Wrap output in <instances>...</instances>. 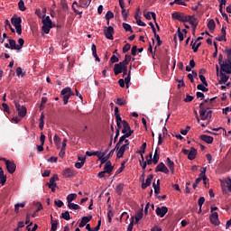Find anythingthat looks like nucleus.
<instances>
[{
	"label": "nucleus",
	"instance_id": "423d86ee",
	"mask_svg": "<svg viewBox=\"0 0 231 231\" xmlns=\"http://www.w3.org/2000/svg\"><path fill=\"white\" fill-rule=\"evenodd\" d=\"M218 64L221 71H225V73H226V69H230V63L226 60H223V54L218 55Z\"/></svg>",
	"mask_w": 231,
	"mask_h": 231
},
{
	"label": "nucleus",
	"instance_id": "393cba45",
	"mask_svg": "<svg viewBox=\"0 0 231 231\" xmlns=\"http://www.w3.org/2000/svg\"><path fill=\"white\" fill-rule=\"evenodd\" d=\"M91 51H92V55L96 59L97 62H100L98 54H97V45H95V43L92 44Z\"/></svg>",
	"mask_w": 231,
	"mask_h": 231
},
{
	"label": "nucleus",
	"instance_id": "f704fd0d",
	"mask_svg": "<svg viewBox=\"0 0 231 231\" xmlns=\"http://www.w3.org/2000/svg\"><path fill=\"white\" fill-rule=\"evenodd\" d=\"M131 59H132L131 55L126 54V55L125 56V60H124L123 61H121L120 63H121L122 65H124V66H128V65H129V62H131Z\"/></svg>",
	"mask_w": 231,
	"mask_h": 231
},
{
	"label": "nucleus",
	"instance_id": "7c9ffc66",
	"mask_svg": "<svg viewBox=\"0 0 231 231\" xmlns=\"http://www.w3.org/2000/svg\"><path fill=\"white\" fill-rule=\"evenodd\" d=\"M9 47H10V50H18L19 51V48H18V45H17L15 40L9 39Z\"/></svg>",
	"mask_w": 231,
	"mask_h": 231
},
{
	"label": "nucleus",
	"instance_id": "a878e982",
	"mask_svg": "<svg viewBox=\"0 0 231 231\" xmlns=\"http://www.w3.org/2000/svg\"><path fill=\"white\" fill-rule=\"evenodd\" d=\"M160 151V148L157 147L155 152H154V154H153V164L156 165L158 163V162H160V153L159 152Z\"/></svg>",
	"mask_w": 231,
	"mask_h": 231
},
{
	"label": "nucleus",
	"instance_id": "58836bf2",
	"mask_svg": "<svg viewBox=\"0 0 231 231\" xmlns=\"http://www.w3.org/2000/svg\"><path fill=\"white\" fill-rule=\"evenodd\" d=\"M125 163H127V161H124L121 163L120 168L116 171V176L120 174L121 172H124V170L125 169Z\"/></svg>",
	"mask_w": 231,
	"mask_h": 231
},
{
	"label": "nucleus",
	"instance_id": "79ce46f5",
	"mask_svg": "<svg viewBox=\"0 0 231 231\" xmlns=\"http://www.w3.org/2000/svg\"><path fill=\"white\" fill-rule=\"evenodd\" d=\"M199 115H207V108L205 106V103L199 104Z\"/></svg>",
	"mask_w": 231,
	"mask_h": 231
},
{
	"label": "nucleus",
	"instance_id": "4d7b16f0",
	"mask_svg": "<svg viewBox=\"0 0 231 231\" xmlns=\"http://www.w3.org/2000/svg\"><path fill=\"white\" fill-rule=\"evenodd\" d=\"M116 104H117V106H125L126 102L125 100L118 97L116 101Z\"/></svg>",
	"mask_w": 231,
	"mask_h": 231
},
{
	"label": "nucleus",
	"instance_id": "09e8293b",
	"mask_svg": "<svg viewBox=\"0 0 231 231\" xmlns=\"http://www.w3.org/2000/svg\"><path fill=\"white\" fill-rule=\"evenodd\" d=\"M123 191H124V184L117 185L116 189V192L118 193V196H122Z\"/></svg>",
	"mask_w": 231,
	"mask_h": 231
},
{
	"label": "nucleus",
	"instance_id": "72a5a7b5",
	"mask_svg": "<svg viewBox=\"0 0 231 231\" xmlns=\"http://www.w3.org/2000/svg\"><path fill=\"white\" fill-rule=\"evenodd\" d=\"M152 187L154 189V194L158 196L160 194V180H157V183L153 182Z\"/></svg>",
	"mask_w": 231,
	"mask_h": 231
},
{
	"label": "nucleus",
	"instance_id": "0eeeda50",
	"mask_svg": "<svg viewBox=\"0 0 231 231\" xmlns=\"http://www.w3.org/2000/svg\"><path fill=\"white\" fill-rule=\"evenodd\" d=\"M114 34H115V28H113V26H108L104 28V35L109 41H113L115 39V37L113 36Z\"/></svg>",
	"mask_w": 231,
	"mask_h": 231
},
{
	"label": "nucleus",
	"instance_id": "f03ea898",
	"mask_svg": "<svg viewBox=\"0 0 231 231\" xmlns=\"http://www.w3.org/2000/svg\"><path fill=\"white\" fill-rule=\"evenodd\" d=\"M42 31L43 32V33H50V30L51 28H53V22H51V19L50 18V16H45L43 15L42 17Z\"/></svg>",
	"mask_w": 231,
	"mask_h": 231
},
{
	"label": "nucleus",
	"instance_id": "bb28decb",
	"mask_svg": "<svg viewBox=\"0 0 231 231\" xmlns=\"http://www.w3.org/2000/svg\"><path fill=\"white\" fill-rule=\"evenodd\" d=\"M91 5V0L88 3V0H79V5H78L79 8H88Z\"/></svg>",
	"mask_w": 231,
	"mask_h": 231
},
{
	"label": "nucleus",
	"instance_id": "a211bd4d",
	"mask_svg": "<svg viewBox=\"0 0 231 231\" xmlns=\"http://www.w3.org/2000/svg\"><path fill=\"white\" fill-rule=\"evenodd\" d=\"M184 14L185 13L175 12L171 14V19H174L175 21H180V23H181Z\"/></svg>",
	"mask_w": 231,
	"mask_h": 231
},
{
	"label": "nucleus",
	"instance_id": "c85d7f7f",
	"mask_svg": "<svg viewBox=\"0 0 231 231\" xmlns=\"http://www.w3.org/2000/svg\"><path fill=\"white\" fill-rule=\"evenodd\" d=\"M128 131H131V126L129 125V123H127V121L123 120V134L127 133Z\"/></svg>",
	"mask_w": 231,
	"mask_h": 231
},
{
	"label": "nucleus",
	"instance_id": "774afa93",
	"mask_svg": "<svg viewBox=\"0 0 231 231\" xmlns=\"http://www.w3.org/2000/svg\"><path fill=\"white\" fill-rule=\"evenodd\" d=\"M226 185H227V195L229 192H231V179H228V180L226 181Z\"/></svg>",
	"mask_w": 231,
	"mask_h": 231
},
{
	"label": "nucleus",
	"instance_id": "a18cd8bd",
	"mask_svg": "<svg viewBox=\"0 0 231 231\" xmlns=\"http://www.w3.org/2000/svg\"><path fill=\"white\" fill-rule=\"evenodd\" d=\"M113 17H115V14L111 11H107L105 15L106 21H111V19H113Z\"/></svg>",
	"mask_w": 231,
	"mask_h": 231
},
{
	"label": "nucleus",
	"instance_id": "c756f323",
	"mask_svg": "<svg viewBox=\"0 0 231 231\" xmlns=\"http://www.w3.org/2000/svg\"><path fill=\"white\" fill-rule=\"evenodd\" d=\"M166 162L168 163V167H169L171 174H174V162H172L171 160V158H169V157L166 159Z\"/></svg>",
	"mask_w": 231,
	"mask_h": 231
},
{
	"label": "nucleus",
	"instance_id": "3c124183",
	"mask_svg": "<svg viewBox=\"0 0 231 231\" xmlns=\"http://www.w3.org/2000/svg\"><path fill=\"white\" fill-rule=\"evenodd\" d=\"M2 107H3L2 110L4 111V113H8V115H10V106H8V104L3 103Z\"/></svg>",
	"mask_w": 231,
	"mask_h": 231
},
{
	"label": "nucleus",
	"instance_id": "e2e57ef3",
	"mask_svg": "<svg viewBox=\"0 0 231 231\" xmlns=\"http://www.w3.org/2000/svg\"><path fill=\"white\" fill-rule=\"evenodd\" d=\"M193 100H194V97L187 94L186 98L184 99V102L189 103V102H192Z\"/></svg>",
	"mask_w": 231,
	"mask_h": 231
},
{
	"label": "nucleus",
	"instance_id": "9b49d317",
	"mask_svg": "<svg viewBox=\"0 0 231 231\" xmlns=\"http://www.w3.org/2000/svg\"><path fill=\"white\" fill-rule=\"evenodd\" d=\"M154 178V175L150 174L147 176L145 182L142 183V189L144 190L147 187H151V183H152V179Z\"/></svg>",
	"mask_w": 231,
	"mask_h": 231
},
{
	"label": "nucleus",
	"instance_id": "e433bc0d",
	"mask_svg": "<svg viewBox=\"0 0 231 231\" xmlns=\"http://www.w3.org/2000/svg\"><path fill=\"white\" fill-rule=\"evenodd\" d=\"M26 106H23L21 109L18 110V115L19 116H21V118H24V116H26Z\"/></svg>",
	"mask_w": 231,
	"mask_h": 231
},
{
	"label": "nucleus",
	"instance_id": "f257e3e1",
	"mask_svg": "<svg viewBox=\"0 0 231 231\" xmlns=\"http://www.w3.org/2000/svg\"><path fill=\"white\" fill-rule=\"evenodd\" d=\"M23 23V18H21L20 16H13L11 18V23L13 24V26H14L15 30H16V33L18 35H22L23 33V25H21V23Z\"/></svg>",
	"mask_w": 231,
	"mask_h": 231
},
{
	"label": "nucleus",
	"instance_id": "37998d69",
	"mask_svg": "<svg viewBox=\"0 0 231 231\" xmlns=\"http://www.w3.org/2000/svg\"><path fill=\"white\" fill-rule=\"evenodd\" d=\"M18 8L21 10V12H26V6L24 5V1L20 0L18 3Z\"/></svg>",
	"mask_w": 231,
	"mask_h": 231
},
{
	"label": "nucleus",
	"instance_id": "13d9d810",
	"mask_svg": "<svg viewBox=\"0 0 231 231\" xmlns=\"http://www.w3.org/2000/svg\"><path fill=\"white\" fill-rule=\"evenodd\" d=\"M155 39L157 41V46H161L162 44H163V42L162 41V39H160V34L155 33Z\"/></svg>",
	"mask_w": 231,
	"mask_h": 231
},
{
	"label": "nucleus",
	"instance_id": "473e14b6",
	"mask_svg": "<svg viewBox=\"0 0 231 231\" xmlns=\"http://www.w3.org/2000/svg\"><path fill=\"white\" fill-rule=\"evenodd\" d=\"M135 223H138L143 217V208L135 214Z\"/></svg>",
	"mask_w": 231,
	"mask_h": 231
},
{
	"label": "nucleus",
	"instance_id": "20e7f679",
	"mask_svg": "<svg viewBox=\"0 0 231 231\" xmlns=\"http://www.w3.org/2000/svg\"><path fill=\"white\" fill-rule=\"evenodd\" d=\"M0 162H5L7 172H9V174H14V172H15L17 165L15 162H14V161H9L5 158H0Z\"/></svg>",
	"mask_w": 231,
	"mask_h": 231
},
{
	"label": "nucleus",
	"instance_id": "6e6d98bb",
	"mask_svg": "<svg viewBox=\"0 0 231 231\" xmlns=\"http://www.w3.org/2000/svg\"><path fill=\"white\" fill-rule=\"evenodd\" d=\"M190 19H191L190 15H187L184 14L180 23H189Z\"/></svg>",
	"mask_w": 231,
	"mask_h": 231
},
{
	"label": "nucleus",
	"instance_id": "6ab92c4d",
	"mask_svg": "<svg viewBox=\"0 0 231 231\" xmlns=\"http://www.w3.org/2000/svg\"><path fill=\"white\" fill-rule=\"evenodd\" d=\"M229 76L225 74V71L220 69V80L218 81L219 84H226L228 82Z\"/></svg>",
	"mask_w": 231,
	"mask_h": 231
},
{
	"label": "nucleus",
	"instance_id": "a19ab883",
	"mask_svg": "<svg viewBox=\"0 0 231 231\" xmlns=\"http://www.w3.org/2000/svg\"><path fill=\"white\" fill-rule=\"evenodd\" d=\"M60 217L62 219H65L66 221H69V219H71V216L69 215V211H65V212L61 213Z\"/></svg>",
	"mask_w": 231,
	"mask_h": 231
},
{
	"label": "nucleus",
	"instance_id": "2eb2a0df",
	"mask_svg": "<svg viewBox=\"0 0 231 231\" xmlns=\"http://www.w3.org/2000/svg\"><path fill=\"white\" fill-rule=\"evenodd\" d=\"M115 154V150H111L110 152H109V153L106 156H104V157H102L101 158V164H100V167H102V165H104V163H107V162H109L108 160H109V158H112V156Z\"/></svg>",
	"mask_w": 231,
	"mask_h": 231
},
{
	"label": "nucleus",
	"instance_id": "f3484780",
	"mask_svg": "<svg viewBox=\"0 0 231 231\" xmlns=\"http://www.w3.org/2000/svg\"><path fill=\"white\" fill-rule=\"evenodd\" d=\"M91 219H93L92 216L83 217L81 218V221H80L79 225V228H84V226L88 225V223H89L91 221Z\"/></svg>",
	"mask_w": 231,
	"mask_h": 231
},
{
	"label": "nucleus",
	"instance_id": "f8f14e48",
	"mask_svg": "<svg viewBox=\"0 0 231 231\" xmlns=\"http://www.w3.org/2000/svg\"><path fill=\"white\" fill-rule=\"evenodd\" d=\"M191 18H189V23L191 26L193 27V34L196 33V28H198V24H199V21L194 17V15H190Z\"/></svg>",
	"mask_w": 231,
	"mask_h": 231
},
{
	"label": "nucleus",
	"instance_id": "ea45409f",
	"mask_svg": "<svg viewBox=\"0 0 231 231\" xmlns=\"http://www.w3.org/2000/svg\"><path fill=\"white\" fill-rule=\"evenodd\" d=\"M51 231H57V226H59V220H51Z\"/></svg>",
	"mask_w": 231,
	"mask_h": 231
},
{
	"label": "nucleus",
	"instance_id": "b1692460",
	"mask_svg": "<svg viewBox=\"0 0 231 231\" xmlns=\"http://www.w3.org/2000/svg\"><path fill=\"white\" fill-rule=\"evenodd\" d=\"M62 175L64 176V178H73V170L67 168L63 171Z\"/></svg>",
	"mask_w": 231,
	"mask_h": 231
},
{
	"label": "nucleus",
	"instance_id": "ddd939ff",
	"mask_svg": "<svg viewBox=\"0 0 231 231\" xmlns=\"http://www.w3.org/2000/svg\"><path fill=\"white\" fill-rule=\"evenodd\" d=\"M105 166H104V171L107 174H111L113 172V170L115 169V167H113V163L111 162V161H108L106 162H105Z\"/></svg>",
	"mask_w": 231,
	"mask_h": 231
},
{
	"label": "nucleus",
	"instance_id": "c9c22d12",
	"mask_svg": "<svg viewBox=\"0 0 231 231\" xmlns=\"http://www.w3.org/2000/svg\"><path fill=\"white\" fill-rule=\"evenodd\" d=\"M67 207L69 210H80V206L73 202H71L70 204H68Z\"/></svg>",
	"mask_w": 231,
	"mask_h": 231
},
{
	"label": "nucleus",
	"instance_id": "bf43d9fd",
	"mask_svg": "<svg viewBox=\"0 0 231 231\" xmlns=\"http://www.w3.org/2000/svg\"><path fill=\"white\" fill-rule=\"evenodd\" d=\"M121 219L122 221H127L129 219V214H127V212H124L122 215H121Z\"/></svg>",
	"mask_w": 231,
	"mask_h": 231
},
{
	"label": "nucleus",
	"instance_id": "052dcab7",
	"mask_svg": "<svg viewBox=\"0 0 231 231\" xmlns=\"http://www.w3.org/2000/svg\"><path fill=\"white\" fill-rule=\"evenodd\" d=\"M113 216H115V214H113V211L112 210H108V212H107V219H108L109 223H111V221H113Z\"/></svg>",
	"mask_w": 231,
	"mask_h": 231
},
{
	"label": "nucleus",
	"instance_id": "4c0bfd02",
	"mask_svg": "<svg viewBox=\"0 0 231 231\" xmlns=\"http://www.w3.org/2000/svg\"><path fill=\"white\" fill-rule=\"evenodd\" d=\"M0 183L1 185H5V183H6V175H5V171L3 170L0 171Z\"/></svg>",
	"mask_w": 231,
	"mask_h": 231
},
{
	"label": "nucleus",
	"instance_id": "2f4dec72",
	"mask_svg": "<svg viewBox=\"0 0 231 231\" xmlns=\"http://www.w3.org/2000/svg\"><path fill=\"white\" fill-rule=\"evenodd\" d=\"M208 28L210 32H214V30L216 29V22L214 21V19L208 21Z\"/></svg>",
	"mask_w": 231,
	"mask_h": 231
},
{
	"label": "nucleus",
	"instance_id": "7ed1b4c3",
	"mask_svg": "<svg viewBox=\"0 0 231 231\" xmlns=\"http://www.w3.org/2000/svg\"><path fill=\"white\" fill-rule=\"evenodd\" d=\"M75 93H73V90H71V88L69 87H67L61 90L60 96L63 99L64 106H67L69 97H73Z\"/></svg>",
	"mask_w": 231,
	"mask_h": 231
},
{
	"label": "nucleus",
	"instance_id": "680f3d73",
	"mask_svg": "<svg viewBox=\"0 0 231 231\" xmlns=\"http://www.w3.org/2000/svg\"><path fill=\"white\" fill-rule=\"evenodd\" d=\"M204 203H205V197H200L198 201L199 207L201 208V207H203Z\"/></svg>",
	"mask_w": 231,
	"mask_h": 231
},
{
	"label": "nucleus",
	"instance_id": "4468645a",
	"mask_svg": "<svg viewBox=\"0 0 231 231\" xmlns=\"http://www.w3.org/2000/svg\"><path fill=\"white\" fill-rule=\"evenodd\" d=\"M223 5H226V0H221V4L219 5V12L222 15V17L225 18V21L228 22V14H226V13H225V11L223 10Z\"/></svg>",
	"mask_w": 231,
	"mask_h": 231
},
{
	"label": "nucleus",
	"instance_id": "dca6fc26",
	"mask_svg": "<svg viewBox=\"0 0 231 231\" xmlns=\"http://www.w3.org/2000/svg\"><path fill=\"white\" fill-rule=\"evenodd\" d=\"M226 53L227 55L226 62L229 64V69H226V74L231 75V49H226Z\"/></svg>",
	"mask_w": 231,
	"mask_h": 231
},
{
	"label": "nucleus",
	"instance_id": "69168bd1",
	"mask_svg": "<svg viewBox=\"0 0 231 231\" xmlns=\"http://www.w3.org/2000/svg\"><path fill=\"white\" fill-rule=\"evenodd\" d=\"M120 60V59H118V57H116V55H113L111 58H110V62L111 64H115V62H118Z\"/></svg>",
	"mask_w": 231,
	"mask_h": 231
},
{
	"label": "nucleus",
	"instance_id": "4be33fe9",
	"mask_svg": "<svg viewBox=\"0 0 231 231\" xmlns=\"http://www.w3.org/2000/svg\"><path fill=\"white\" fill-rule=\"evenodd\" d=\"M126 149H129V147H127V145L123 144L116 152V158H124V152H125Z\"/></svg>",
	"mask_w": 231,
	"mask_h": 231
},
{
	"label": "nucleus",
	"instance_id": "49530a36",
	"mask_svg": "<svg viewBox=\"0 0 231 231\" xmlns=\"http://www.w3.org/2000/svg\"><path fill=\"white\" fill-rule=\"evenodd\" d=\"M123 28L125 30V32H130V33H133V27L129 23H123Z\"/></svg>",
	"mask_w": 231,
	"mask_h": 231
},
{
	"label": "nucleus",
	"instance_id": "1a4fd4ad",
	"mask_svg": "<svg viewBox=\"0 0 231 231\" xmlns=\"http://www.w3.org/2000/svg\"><path fill=\"white\" fill-rule=\"evenodd\" d=\"M155 172H163L164 174H169V168L163 162H160L156 168Z\"/></svg>",
	"mask_w": 231,
	"mask_h": 231
},
{
	"label": "nucleus",
	"instance_id": "5701e85b",
	"mask_svg": "<svg viewBox=\"0 0 231 231\" xmlns=\"http://www.w3.org/2000/svg\"><path fill=\"white\" fill-rule=\"evenodd\" d=\"M200 140H202V142H206V143L210 144L214 142V137L207 134H202L200 135Z\"/></svg>",
	"mask_w": 231,
	"mask_h": 231
},
{
	"label": "nucleus",
	"instance_id": "0e129e2a",
	"mask_svg": "<svg viewBox=\"0 0 231 231\" xmlns=\"http://www.w3.org/2000/svg\"><path fill=\"white\" fill-rule=\"evenodd\" d=\"M129 50H131V45L129 43H126L124 47H123V53H127V51H129Z\"/></svg>",
	"mask_w": 231,
	"mask_h": 231
},
{
	"label": "nucleus",
	"instance_id": "cd10ccee",
	"mask_svg": "<svg viewBox=\"0 0 231 231\" xmlns=\"http://www.w3.org/2000/svg\"><path fill=\"white\" fill-rule=\"evenodd\" d=\"M77 199V194L76 193H70L67 196V203L68 205L70 203H73Z\"/></svg>",
	"mask_w": 231,
	"mask_h": 231
},
{
	"label": "nucleus",
	"instance_id": "603ef678",
	"mask_svg": "<svg viewBox=\"0 0 231 231\" xmlns=\"http://www.w3.org/2000/svg\"><path fill=\"white\" fill-rule=\"evenodd\" d=\"M84 163H86V159H82V162H76L75 163L76 169H82V167H84Z\"/></svg>",
	"mask_w": 231,
	"mask_h": 231
},
{
	"label": "nucleus",
	"instance_id": "39448f33",
	"mask_svg": "<svg viewBox=\"0 0 231 231\" xmlns=\"http://www.w3.org/2000/svg\"><path fill=\"white\" fill-rule=\"evenodd\" d=\"M181 152L184 153L186 156H188V159L192 161L196 160V155L198 154V150L196 148L191 147L190 150L182 149Z\"/></svg>",
	"mask_w": 231,
	"mask_h": 231
},
{
	"label": "nucleus",
	"instance_id": "de8ad7c7",
	"mask_svg": "<svg viewBox=\"0 0 231 231\" xmlns=\"http://www.w3.org/2000/svg\"><path fill=\"white\" fill-rule=\"evenodd\" d=\"M197 89H199V91H203V93H207V91H208V88H207V86L203 84H199L197 86Z\"/></svg>",
	"mask_w": 231,
	"mask_h": 231
},
{
	"label": "nucleus",
	"instance_id": "6e6552de",
	"mask_svg": "<svg viewBox=\"0 0 231 231\" xmlns=\"http://www.w3.org/2000/svg\"><path fill=\"white\" fill-rule=\"evenodd\" d=\"M167 212H169V208H167V207L162 206V207H158L155 210V214H157V216H159V217H165V214H167Z\"/></svg>",
	"mask_w": 231,
	"mask_h": 231
},
{
	"label": "nucleus",
	"instance_id": "412c9836",
	"mask_svg": "<svg viewBox=\"0 0 231 231\" xmlns=\"http://www.w3.org/2000/svg\"><path fill=\"white\" fill-rule=\"evenodd\" d=\"M124 69V65H122L120 62L117 64H115L114 66V73L115 75H120L122 73Z\"/></svg>",
	"mask_w": 231,
	"mask_h": 231
},
{
	"label": "nucleus",
	"instance_id": "8fccbe9b",
	"mask_svg": "<svg viewBox=\"0 0 231 231\" xmlns=\"http://www.w3.org/2000/svg\"><path fill=\"white\" fill-rule=\"evenodd\" d=\"M199 78L200 79V81L202 82L203 86L208 88V82H207V78H205L204 75H199Z\"/></svg>",
	"mask_w": 231,
	"mask_h": 231
},
{
	"label": "nucleus",
	"instance_id": "5fc2aeb1",
	"mask_svg": "<svg viewBox=\"0 0 231 231\" xmlns=\"http://www.w3.org/2000/svg\"><path fill=\"white\" fill-rule=\"evenodd\" d=\"M18 51L23 50V46H24V39L20 38L18 40Z\"/></svg>",
	"mask_w": 231,
	"mask_h": 231
},
{
	"label": "nucleus",
	"instance_id": "9d476101",
	"mask_svg": "<svg viewBox=\"0 0 231 231\" xmlns=\"http://www.w3.org/2000/svg\"><path fill=\"white\" fill-rule=\"evenodd\" d=\"M56 181H59V175L54 174L50 179V181L46 183V186L49 187V189H51V187H57V182Z\"/></svg>",
	"mask_w": 231,
	"mask_h": 231
},
{
	"label": "nucleus",
	"instance_id": "aec40b11",
	"mask_svg": "<svg viewBox=\"0 0 231 231\" xmlns=\"http://www.w3.org/2000/svg\"><path fill=\"white\" fill-rule=\"evenodd\" d=\"M209 219L212 225H219V215H217V212H213Z\"/></svg>",
	"mask_w": 231,
	"mask_h": 231
},
{
	"label": "nucleus",
	"instance_id": "864d4df0",
	"mask_svg": "<svg viewBox=\"0 0 231 231\" xmlns=\"http://www.w3.org/2000/svg\"><path fill=\"white\" fill-rule=\"evenodd\" d=\"M133 226H134V217H131V222L128 225L127 231H133Z\"/></svg>",
	"mask_w": 231,
	"mask_h": 231
},
{
	"label": "nucleus",
	"instance_id": "c03bdc74",
	"mask_svg": "<svg viewBox=\"0 0 231 231\" xmlns=\"http://www.w3.org/2000/svg\"><path fill=\"white\" fill-rule=\"evenodd\" d=\"M145 149H147V143H143L141 146V150L137 151V154H145Z\"/></svg>",
	"mask_w": 231,
	"mask_h": 231
},
{
	"label": "nucleus",
	"instance_id": "338daca9",
	"mask_svg": "<svg viewBox=\"0 0 231 231\" xmlns=\"http://www.w3.org/2000/svg\"><path fill=\"white\" fill-rule=\"evenodd\" d=\"M102 226V220H98L97 225L96 227L92 229V231H98L100 230V226Z\"/></svg>",
	"mask_w": 231,
	"mask_h": 231
}]
</instances>
